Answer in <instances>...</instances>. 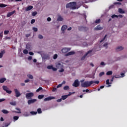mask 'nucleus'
Here are the masks:
<instances>
[{"label": "nucleus", "instance_id": "f257e3e1", "mask_svg": "<svg viewBox=\"0 0 127 127\" xmlns=\"http://www.w3.org/2000/svg\"><path fill=\"white\" fill-rule=\"evenodd\" d=\"M100 83L99 81L97 80V81H85L84 82L81 83V86L83 88H87L88 87H89L91 86L92 84H99Z\"/></svg>", "mask_w": 127, "mask_h": 127}, {"label": "nucleus", "instance_id": "f03ea898", "mask_svg": "<svg viewBox=\"0 0 127 127\" xmlns=\"http://www.w3.org/2000/svg\"><path fill=\"white\" fill-rule=\"evenodd\" d=\"M77 6V2L76 1L71 2L66 4V8H71V9H76Z\"/></svg>", "mask_w": 127, "mask_h": 127}, {"label": "nucleus", "instance_id": "7ed1b4c3", "mask_svg": "<svg viewBox=\"0 0 127 127\" xmlns=\"http://www.w3.org/2000/svg\"><path fill=\"white\" fill-rule=\"evenodd\" d=\"M92 52H93V50L88 51L81 59V60H85V59L86 57H91L92 55H93V54H92Z\"/></svg>", "mask_w": 127, "mask_h": 127}, {"label": "nucleus", "instance_id": "20e7f679", "mask_svg": "<svg viewBox=\"0 0 127 127\" xmlns=\"http://www.w3.org/2000/svg\"><path fill=\"white\" fill-rule=\"evenodd\" d=\"M78 30H79V31H88V30H89V28H88V27H84V26H79L78 27Z\"/></svg>", "mask_w": 127, "mask_h": 127}, {"label": "nucleus", "instance_id": "39448f33", "mask_svg": "<svg viewBox=\"0 0 127 127\" xmlns=\"http://www.w3.org/2000/svg\"><path fill=\"white\" fill-rule=\"evenodd\" d=\"M34 93L33 92H30L28 93H26V98L27 99H30L34 96Z\"/></svg>", "mask_w": 127, "mask_h": 127}, {"label": "nucleus", "instance_id": "423d86ee", "mask_svg": "<svg viewBox=\"0 0 127 127\" xmlns=\"http://www.w3.org/2000/svg\"><path fill=\"white\" fill-rule=\"evenodd\" d=\"M72 86L75 87H77L78 86H80V82H79L78 79H76L74 80Z\"/></svg>", "mask_w": 127, "mask_h": 127}, {"label": "nucleus", "instance_id": "0eeeda50", "mask_svg": "<svg viewBox=\"0 0 127 127\" xmlns=\"http://www.w3.org/2000/svg\"><path fill=\"white\" fill-rule=\"evenodd\" d=\"M70 50H71L70 48H64L62 50V52H63V53H67V52L70 51Z\"/></svg>", "mask_w": 127, "mask_h": 127}, {"label": "nucleus", "instance_id": "6e6552de", "mask_svg": "<svg viewBox=\"0 0 127 127\" xmlns=\"http://www.w3.org/2000/svg\"><path fill=\"white\" fill-rule=\"evenodd\" d=\"M15 94L16 95V97H19L21 96L20 92L17 89H14Z\"/></svg>", "mask_w": 127, "mask_h": 127}, {"label": "nucleus", "instance_id": "1a4fd4ad", "mask_svg": "<svg viewBox=\"0 0 127 127\" xmlns=\"http://www.w3.org/2000/svg\"><path fill=\"white\" fill-rule=\"evenodd\" d=\"M2 88L3 90H4L7 94H11L12 91L8 90V88L7 87V86H3Z\"/></svg>", "mask_w": 127, "mask_h": 127}, {"label": "nucleus", "instance_id": "9d476101", "mask_svg": "<svg viewBox=\"0 0 127 127\" xmlns=\"http://www.w3.org/2000/svg\"><path fill=\"white\" fill-rule=\"evenodd\" d=\"M37 101V99H30L28 100V105H31L32 104L34 103L35 102H36Z\"/></svg>", "mask_w": 127, "mask_h": 127}, {"label": "nucleus", "instance_id": "9b49d317", "mask_svg": "<svg viewBox=\"0 0 127 127\" xmlns=\"http://www.w3.org/2000/svg\"><path fill=\"white\" fill-rule=\"evenodd\" d=\"M104 29V27H101V25H98L96 27L94 28V30L98 31V30H102Z\"/></svg>", "mask_w": 127, "mask_h": 127}, {"label": "nucleus", "instance_id": "f8f14e48", "mask_svg": "<svg viewBox=\"0 0 127 127\" xmlns=\"http://www.w3.org/2000/svg\"><path fill=\"white\" fill-rule=\"evenodd\" d=\"M54 99H55V98L54 97L49 96V97H48L47 98H45L44 101L45 102L49 101L52 100H53Z\"/></svg>", "mask_w": 127, "mask_h": 127}, {"label": "nucleus", "instance_id": "ddd939ff", "mask_svg": "<svg viewBox=\"0 0 127 127\" xmlns=\"http://www.w3.org/2000/svg\"><path fill=\"white\" fill-rule=\"evenodd\" d=\"M33 8V6L32 5H29L27 7H25V11H28L29 10H31Z\"/></svg>", "mask_w": 127, "mask_h": 127}, {"label": "nucleus", "instance_id": "4468645a", "mask_svg": "<svg viewBox=\"0 0 127 127\" xmlns=\"http://www.w3.org/2000/svg\"><path fill=\"white\" fill-rule=\"evenodd\" d=\"M124 47L123 46H118L116 48V51L117 52H119V51H122V50H124Z\"/></svg>", "mask_w": 127, "mask_h": 127}, {"label": "nucleus", "instance_id": "2eb2a0df", "mask_svg": "<svg viewBox=\"0 0 127 127\" xmlns=\"http://www.w3.org/2000/svg\"><path fill=\"white\" fill-rule=\"evenodd\" d=\"M47 69H52L53 71H57V68L56 67H54L52 65L51 66H47Z\"/></svg>", "mask_w": 127, "mask_h": 127}, {"label": "nucleus", "instance_id": "dca6fc26", "mask_svg": "<svg viewBox=\"0 0 127 127\" xmlns=\"http://www.w3.org/2000/svg\"><path fill=\"white\" fill-rule=\"evenodd\" d=\"M74 54H75V52L74 51H72L66 54L65 56H70V55H74Z\"/></svg>", "mask_w": 127, "mask_h": 127}, {"label": "nucleus", "instance_id": "f3484780", "mask_svg": "<svg viewBox=\"0 0 127 127\" xmlns=\"http://www.w3.org/2000/svg\"><path fill=\"white\" fill-rule=\"evenodd\" d=\"M15 13V10H14L12 12H10L7 14L6 17H10V16H11V15H12L13 14H14Z\"/></svg>", "mask_w": 127, "mask_h": 127}, {"label": "nucleus", "instance_id": "a211bd4d", "mask_svg": "<svg viewBox=\"0 0 127 127\" xmlns=\"http://www.w3.org/2000/svg\"><path fill=\"white\" fill-rule=\"evenodd\" d=\"M26 49L28 50H31V45L29 44H27L26 45Z\"/></svg>", "mask_w": 127, "mask_h": 127}, {"label": "nucleus", "instance_id": "6ab92c4d", "mask_svg": "<svg viewBox=\"0 0 127 127\" xmlns=\"http://www.w3.org/2000/svg\"><path fill=\"white\" fill-rule=\"evenodd\" d=\"M67 25H64L61 28V30L62 31H65V30H66V29H67Z\"/></svg>", "mask_w": 127, "mask_h": 127}, {"label": "nucleus", "instance_id": "aec40b11", "mask_svg": "<svg viewBox=\"0 0 127 127\" xmlns=\"http://www.w3.org/2000/svg\"><path fill=\"white\" fill-rule=\"evenodd\" d=\"M109 81H110V80L109 79H107L106 81V85H108L107 86L108 87L111 86V85L110 84H112V82H110Z\"/></svg>", "mask_w": 127, "mask_h": 127}, {"label": "nucleus", "instance_id": "412c9836", "mask_svg": "<svg viewBox=\"0 0 127 127\" xmlns=\"http://www.w3.org/2000/svg\"><path fill=\"white\" fill-rule=\"evenodd\" d=\"M4 53H5V50H3L1 51L0 53V58H2V56H3V54H4Z\"/></svg>", "mask_w": 127, "mask_h": 127}, {"label": "nucleus", "instance_id": "4be33fe9", "mask_svg": "<svg viewBox=\"0 0 127 127\" xmlns=\"http://www.w3.org/2000/svg\"><path fill=\"white\" fill-rule=\"evenodd\" d=\"M113 74V71L112 70H109L106 73V75L107 76H110Z\"/></svg>", "mask_w": 127, "mask_h": 127}, {"label": "nucleus", "instance_id": "5701e85b", "mask_svg": "<svg viewBox=\"0 0 127 127\" xmlns=\"http://www.w3.org/2000/svg\"><path fill=\"white\" fill-rule=\"evenodd\" d=\"M9 104L13 106H15L16 105V101L11 102H9Z\"/></svg>", "mask_w": 127, "mask_h": 127}, {"label": "nucleus", "instance_id": "b1692460", "mask_svg": "<svg viewBox=\"0 0 127 127\" xmlns=\"http://www.w3.org/2000/svg\"><path fill=\"white\" fill-rule=\"evenodd\" d=\"M119 13H125L126 12L125 11H124V10H123V9L120 8L119 9Z\"/></svg>", "mask_w": 127, "mask_h": 127}, {"label": "nucleus", "instance_id": "393cba45", "mask_svg": "<svg viewBox=\"0 0 127 127\" xmlns=\"http://www.w3.org/2000/svg\"><path fill=\"white\" fill-rule=\"evenodd\" d=\"M68 95H63L62 96V99L65 100L67 98H68Z\"/></svg>", "mask_w": 127, "mask_h": 127}, {"label": "nucleus", "instance_id": "a878e982", "mask_svg": "<svg viewBox=\"0 0 127 127\" xmlns=\"http://www.w3.org/2000/svg\"><path fill=\"white\" fill-rule=\"evenodd\" d=\"M16 110H17V111H18L19 112H16V111H14V112L15 113H17V114H21V112H20V111H21V110H20V108H16Z\"/></svg>", "mask_w": 127, "mask_h": 127}, {"label": "nucleus", "instance_id": "bb28decb", "mask_svg": "<svg viewBox=\"0 0 127 127\" xmlns=\"http://www.w3.org/2000/svg\"><path fill=\"white\" fill-rule=\"evenodd\" d=\"M6 80V79L5 78H0V83H2L4 82V81Z\"/></svg>", "mask_w": 127, "mask_h": 127}, {"label": "nucleus", "instance_id": "cd10ccee", "mask_svg": "<svg viewBox=\"0 0 127 127\" xmlns=\"http://www.w3.org/2000/svg\"><path fill=\"white\" fill-rule=\"evenodd\" d=\"M24 117H28L30 116V114L27 112H24L23 114Z\"/></svg>", "mask_w": 127, "mask_h": 127}, {"label": "nucleus", "instance_id": "c85d7f7f", "mask_svg": "<svg viewBox=\"0 0 127 127\" xmlns=\"http://www.w3.org/2000/svg\"><path fill=\"white\" fill-rule=\"evenodd\" d=\"M19 118V116H14L13 118L14 122L18 120Z\"/></svg>", "mask_w": 127, "mask_h": 127}, {"label": "nucleus", "instance_id": "c756f323", "mask_svg": "<svg viewBox=\"0 0 127 127\" xmlns=\"http://www.w3.org/2000/svg\"><path fill=\"white\" fill-rule=\"evenodd\" d=\"M44 97V95H40L38 96V98L39 99H42Z\"/></svg>", "mask_w": 127, "mask_h": 127}, {"label": "nucleus", "instance_id": "7c9ffc66", "mask_svg": "<svg viewBox=\"0 0 127 127\" xmlns=\"http://www.w3.org/2000/svg\"><path fill=\"white\" fill-rule=\"evenodd\" d=\"M2 112L4 114H7L9 113L6 110H2Z\"/></svg>", "mask_w": 127, "mask_h": 127}, {"label": "nucleus", "instance_id": "2f4dec72", "mask_svg": "<svg viewBox=\"0 0 127 127\" xmlns=\"http://www.w3.org/2000/svg\"><path fill=\"white\" fill-rule=\"evenodd\" d=\"M5 6H7V5L2 3H0V7H5Z\"/></svg>", "mask_w": 127, "mask_h": 127}, {"label": "nucleus", "instance_id": "473e14b6", "mask_svg": "<svg viewBox=\"0 0 127 127\" xmlns=\"http://www.w3.org/2000/svg\"><path fill=\"white\" fill-rule=\"evenodd\" d=\"M27 77L30 78V79H33V76L31 74H28Z\"/></svg>", "mask_w": 127, "mask_h": 127}, {"label": "nucleus", "instance_id": "72a5a7b5", "mask_svg": "<svg viewBox=\"0 0 127 127\" xmlns=\"http://www.w3.org/2000/svg\"><path fill=\"white\" fill-rule=\"evenodd\" d=\"M113 77L116 78H121V76L120 74H115L114 76Z\"/></svg>", "mask_w": 127, "mask_h": 127}, {"label": "nucleus", "instance_id": "f704fd0d", "mask_svg": "<svg viewBox=\"0 0 127 127\" xmlns=\"http://www.w3.org/2000/svg\"><path fill=\"white\" fill-rule=\"evenodd\" d=\"M37 112L38 114H40L41 113H42V111H41V108H38L37 109Z\"/></svg>", "mask_w": 127, "mask_h": 127}, {"label": "nucleus", "instance_id": "c9c22d12", "mask_svg": "<svg viewBox=\"0 0 127 127\" xmlns=\"http://www.w3.org/2000/svg\"><path fill=\"white\" fill-rule=\"evenodd\" d=\"M58 21H62L63 20V18H62L61 16H60L58 17Z\"/></svg>", "mask_w": 127, "mask_h": 127}, {"label": "nucleus", "instance_id": "e433bc0d", "mask_svg": "<svg viewBox=\"0 0 127 127\" xmlns=\"http://www.w3.org/2000/svg\"><path fill=\"white\" fill-rule=\"evenodd\" d=\"M38 112H34V111H32L30 112V114L32 115H36L37 114Z\"/></svg>", "mask_w": 127, "mask_h": 127}, {"label": "nucleus", "instance_id": "4c0bfd02", "mask_svg": "<svg viewBox=\"0 0 127 127\" xmlns=\"http://www.w3.org/2000/svg\"><path fill=\"white\" fill-rule=\"evenodd\" d=\"M32 29L35 32H37V31H38V29H37V28L33 27Z\"/></svg>", "mask_w": 127, "mask_h": 127}, {"label": "nucleus", "instance_id": "58836bf2", "mask_svg": "<svg viewBox=\"0 0 127 127\" xmlns=\"http://www.w3.org/2000/svg\"><path fill=\"white\" fill-rule=\"evenodd\" d=\"M37 13H38V12L37 11L33 12L32 13V16H35V15H36L37 14Z\"/></svg>", "mask_w": 127, "mask_h": 127}, {"label": "nucleus", "instance_id": "ea45409f", "mask_svg": "<svg viewBox=\"0 0 127 127\" xmlns=\"http://www.w3.org/2000/svg\"><path fill=\"white\" fill-rule=\"evenodd\" d=\"M23 53L24 54H28V51H27L26 49H25L23 50Z\"/></svg>", "mask_w": 127, "mask_h": 127}, {"label": "nucleus", "instance_id": "a19ab883", "mask_svg": "<svg viewBox=\"0 0 127 127\" xmlns=\"http://www.w3.org/2000/svg\"><path fill=\"white\" fill-rule=\"evenodd\" d=\"M69 89V86H65L64 87V90H67Z\"/></svg>", "mask_w": 127, "mask_h": 127}, {"label": "nucleus", "instance_id": "79ce46f5", "mask_svg": "<svg viewBox=\"0 0 127 127\" xmlns=\"http://www.w3.org/2000/svg\"><path fill=\"white\" fill-rule=\"evenodd\" d=\"M43 90V88L42 87H39L38 88L37 90H36V92H39L40 91Z\"/></svg>", "mask_w": 127, "mask_h": 127}, {"label": "nucleus", "instance_id": "37998d69", "mask_svg": "<svg viewBox=\"0 0 127 127\" xmlns=\"http://www.w3.org/2000/svg\"><path fill=\"white\" fill-rule=\"evenodd\" d=\"M106 38H107V35H106L104 36V38L100 41V43H102V42H103V41H104Z\"/></svg>", "mask_w": 127, "mask_h": 127}, {"label": "nucleus", "instance_id": "c03bdc74", "mask_svg": "<svg viewBox=\"0 0 127 127\" xmlns=\"http://www.w3.org/2000/svg\"><path fill=\"white\" fill-rule=\"evenodd\" d=\"M44 58L45 59H50V58L49 57V56H47V55L44 56Z\"/></svg>", "mask_w": 127, "mask_h": 127}, {"label": "nucleus", "instance_id": "a18cd8bd", "mask_svg": "<svg viewBox=\"0 0 127 127\" xmlns=\"http://www.w3.org/2000/svg\"><path fill=\"white\" fill-rule=\"evenodd\" d=\"M101 22V19H98L96 20L95 23H100Z\"/></svg>", "mask_w": 127, "mask_h": 127}, {"label": "nucleus", "instance_id": "49530a36", "mask_svg": "<svg viewBox=\"0 0 127 127\" xmlns=\"http://www.w3.org/2000/svg\"><path fill=\"white\" fill-rule=\"evenodd\" d=\"M9 32V31L5 30V31H4V34L5 35H6V34H8Z\"/></svg>", "mask_w": 127, "mask_h": 127}, {"label": "nucleus", "instance_id": "de8ad7c7", "mask_svg": "<svg viewBox=\"0 0 127 127\" xmlns=\"http://www.w3.org/2000/svg\"><path fill=\"white\" fill-rule=\"evenodd\" d=\"M105 74L104 72H101L100 73H99V77H101L102 76L104 75Z\"/></svg>", "mask_w": 127, "mask_h": 127}, {"label": "nucleus", "instance_id": "09e8293b", "mask_svg": "<svg viewBox=\"0 0 127 127\" xmlns=\"http://www.w3.org/2000/svg\"><path fill=\"white\" fill-rule=\"evenodd\" d=\"M38 38H39V39H43V36L42 35H39Z\"/></svg>", "mask_w": 127, "mask_h": 127}, {"label": "nucleus", "instance_id": "8fccbe9b", "mask_svg": "<svg viewBox=\"0 0 127 127\" xmlns=\"http://www.w3.org/2000/svg\"><path fill=\"white\" fill-rule=\"evenodd\" d=\"M109 44H108V43H105L104 45L103 46L104 47H106L107 48H108V45Z\"/></svg>", "mask_w": 127, "mask_h": 127}, {"label": "nucleus", "instance_id": "3c124183", "mask_svg": "<svg viewBox=\"0 0 127 127\" xmlns=\"http://www.w3.org/2000/svg\"><path fill=\"white\" fill-rule=\"evenodd\" d=\"M57 57H58V55L57 54L54 55L53 58L54 59H57Z\"/></svg>", "mask_w": 127, "mask_h": 127}, {"label": "nucleus", "instance_id": "603ef678", "mask_svg": "<svg viewBox=\"0 0 127 127\" xmlns=\"http://www.w3.org/2000/svg\"><path fill=\"white\" fill-rule=\"evenodd\" d=\"M125 73L122 72V73H121V76H120V77H125Z\"/></svg>", "mask_w": 127, "mask_h": 127}, {"label": "nucleus", "instance_id": "864d4df0", "mask_svg": "<svg viewBox=\"0 0 127 127\" xmlns=\"http://www.w3.org/2000/svg\"><path fill=\"white\" fill-rule=\"evenodd\" d=\"M112 18H115V17H117L118 18V15H116V14H114L111 16Z\"/></svg>", "mask_w": 127, "mask_h": 127}, {"label": "nucleus", "instance_id": "5fc2aeb1", "mask_svg": "<svg viewBox=\"0 0 127 127\" xmlns=\"http://www.w3.org/2000/svg\"><path fill=\"white\" fill-rule=\"evenodd\" d=\"M34 22H35V19H32L31 21V24H33V23H34Z\"/></svg>", "mask_w": 127, "mask_h": 127}, {"label": "nucleus", "instance_id": "6e6d98bb", "mask_svg": "<svg viewBox=\"0 0 127 127\" xmlns=\"http://www.w3.org/2000/svg\"><path fill=\"white\" fill-rule=\"evenodd\" d=\"M62 86H63L62 84L61 83V84H59L58 86H57V88H60V87H61Z\"/></svg>", "mask_w": 127, "mask_h": 127}, {"label": "nucleus", "instance_id": "4d7b16f0", "mask_svg": "<svg viewBox=\"0 0 127 127\" xmlns=\"http://www.w3.org/2000/svg\"><path fill=\"white\" fill-rule=\"evenodd\" d=\"M59 72H63L64 71V68H61L60 70H59Z\"/></svg>", "mask_w": 127, "mask_h": 127}, {"label": "nucleus", "instance_id": "13d9d810", "mask_svg": "<svg viewBox=\"0 0 127 127\" xmlns=\"http://www.w3.org/2000/svg\"><path fill=\"white\" fill-rule=\"evenodd\" d=\"M3 32H1V33H0V38H2V36H3Z\"/></svg>", "mask_w": 127, "mask_h": 127}, {"label": "nucleus", "instance_id": "bf43d9fd", "mask_svg": "<svg viewBox=\"0 0 127 127\" xmlns=\"http://www.w3.org/2000/svg\"><path fill=\"white\" fill-rule=\"evenodd\" d=\"M115 7V5H112L109 7V9H111V8H114V7Z\"/></svg>", "mask_w": 127, "mask_h": 127}, {"label": "nucleus", "instance_id": "052dcab7", "mask_svg": "<svg viewBox=\"0 0 127 127\" xmlns=\"http://www.w3.org/2000/svg\"><path fill=\"white\" fill-rule=\"evenodd\" d=\"M47 21H51V18L50 17H48L47 18Z\"/></svg>", "mask_w": 127, "mask_h": 127}, {"label": "nucleus", "instance_id": "680f3d73", "mask_svg": "<svg viewBox=\"0 0 127 127\" xmlns=\"http://www.w3.org/2000/svg\"><path fill=\"white\" fill-rule=\"evenodd\" d=\"M5 101V99H0V103Z\"/></svg>", "mask_w": 127, "mask_h": 127}, {"label": "nucleus", "instance_id": "e2e57ef3", "mask_svg": "<svg viewBox=\"0 0 127 127\" xmlns=\"http://www.w3.org/2000/svg\"><path fill=\"white\" fill-rule=\"evenodd\" d=\"M29 55H34V53H33L32 52H30L29 53Z\"/></svg>", "mask_w": 127, "mask_h": 127}, {"label": "nucleus", "instance_id": "0e129e2a", "mask_svg": "<svg viewBox=\"0 0 127 127\" xmlns=\"http://www.w3.org/2000/svg\"><path fill=\"white\" fill-rule=\"evenodd\" d=\"M62 98H61V99H60L57 100V102H62Z\"/></svg>", "mask_w": 127, "mask_h": 127}, {"label": "nucleus", "instance_id": "69168bd1", "mask_svg": "<svg viewBox=\"0 0 127 127\" xmlns=\"http://www.w3.org/2000/svg\"><path fill=\"white\" fill-rule=\"evenodd\" d=\"M10 125V123H8V124H5V127H7L8 126H9Z\"/></svg>", "mask_w": 127, "mask_h": 127}, {"label": "nucleus", "instance_id": "338daca9", "mask_svg": "<svg viewBox=\"0 0 127 127\" xmlns=\"http://www.w3.org/2000/svg\"><path fill=\"white\" fill-rule=\"evenodd\" d=\"M118 17H120V18H123V15H118Z\"/></svg>", "mask_w": 127, "mask_h": 127}, {"label": "nucleus", "instance_id": "774afa93", "mask_svg": "<svg viewBox=\"0 0 127 127\" xmlns=\"http://www.w3.org/2000/svg\"><path fill=\"white\" fill-rule=\"evenodd\" d=\"M28 59L29 60H32V57H31V56L29 57L28 58Z\"/></svg>", "mask_w": 127, "mask_h": 127}]
</instances>
